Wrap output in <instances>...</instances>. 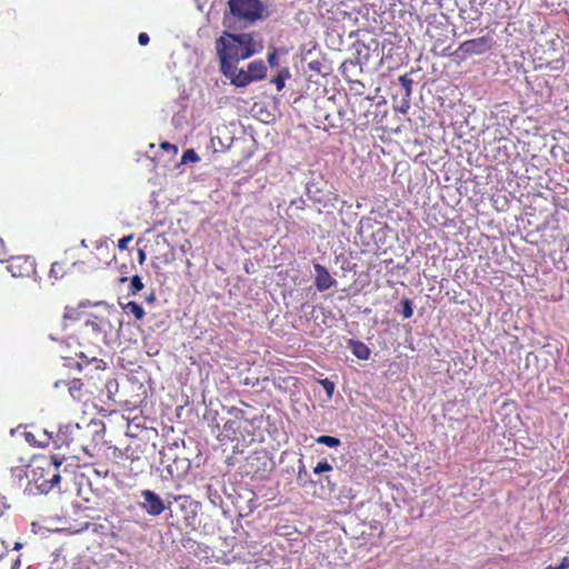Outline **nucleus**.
Returning <instances> with one entry per match:
<instances>
[{
  "label": "nucleus",
  "mask_w": 569,
  "mask_h": 569,
  "mask_svg": "<svg viewBox=\"0 0 569 569\" xmlns=\"http://www.w3.org/2000/svg\"><path fill=\"white\" fill-rule=\"evenodd\" d=\"M90 371H91V369L89 371L84 372L83 377H86V378L90 377L91 378Z\"/></svg>",
  "instance_id": "46"
},
{
  "label": "nucleus",
  "mask_w": 569,
  "mask_h": 569,
  "mask_svg": "<svg viewBox=\"0 0 569 569\" xmlns=\"http://www.w3.org/2000/svg\"><path fill=\"white\" fill-rule=\"evenodd\" d=\"M7 270L13 278H28L36 272L34 259L28 256H17L9 260Z\"/></svg>",
  "instance_id": "6"
},
{
  "label": "nucleus",
  "mask_w": 569,
  "mask_h": 569,
  "mask_svg": "<svg viewBox=\"0 0 569 569\" xmlns=\"http://www.w3.org/2000/svg\"><path fill=\"white\" fill-rule=\"evenodd\" d=\"M545 569H556V567L555 566H548Z\"/></svg>",
  "instance_id": "49"
},
{
  "label": "nucleus",
  "mask_w": 569,
  "mask_h": 569,
  "mask_svg": "<svg viewBox=\"0 0 569 569\" xmlns=\"http://www.w3.org/2000/svg\"><path fill=\"white\" fill-rule=\"evenodd\" d=\"M307 475L306 467L302 460H299V467H298V480L302 478V476Z\"/></svg>",
  "instance_id": "36"
},
{
  "label": "nucleus",
  "mask_w": 569,
  "mask_h": 569,
  "mask_svg": "<svg viewBox=\"0 0 569 569\" xmlns=\"http://www.w3.org/2000/svg\"><path fill=\"white\" fill-rule=\"evenodd\" d=\"M216 51L220 62V70L230 69L262 50V42L257 41L252 33H231L223 31L216 40Z\"/></svg>",
  "instance_id": "1"
},
{
  "label": "nucleus",
  "mask_w": 569,
  "mask_h": 569,
  "mask_svg": "<svg viewBox=\"0 0 569 569\" xmlns=\"http://www.w3.org/2000/svg\"><path fill=\"white\" fill-rule=\"evenodd\" d=\"M96 249H97L98 251H101V252H104V251H106V256H107V258H109V251H108V248H107V247H104V246H102V244H97V246H96Z\"/></svg>",
  "instance_id": "40"
},
{
  "label": "nucleus",
  "mask_w": 569,
  "mask_h": 569,
  "mask_svg": "<svg viewBox=\"0 0 569 569\" xmlns=\"http://www.w3.org/2000/svg\"><path fill=\"white\" fill-rule=\"evenodd\" d=\"M11 473H12V476H14L16 478H18L20 480L23 477H29V475L27 473L26 467H23V466L12 468Z\"/></svg>",
  "instance_id": "28"
},
{
  "label": "nucleus",
  "mask_w": 569,
  "mask_h": 569,
  "mask_svg": "<svg viewBox=\"0 0 569 569\" xmlns=\"http://www.w3.org/2000/svg\"><path fill=\"white\" fill-rule=\"evenodd\" d=\"M492 47V40L488 36H482L476 39H470L463 41L459 48L458 51H462L465 54L471 56V54H483L485 52L489 51Z\"/></svg>",
  "instance_id": "8"
},
{
  "label": "nucleus",
  "mask_w": 569,
  "mask_h": 569,
  "mask_svg": "<svg viewBox=\"0 0 569 569\" xmlns=\"http://www.w3.org/2000/svg\"><path fill=\"white\" fill-rule=\"evenodd\" d=\"M82 263H83L82 261L69 258L68 254L66 253L60 260L53 261L51 263V268L49 270L48 277L52 281L61 280L67 274H69L73 268H76Z\"/></svg>",
  "instance_id": "7"
},
{
  "label": "nucleus",
  "mask_w": 569,
  "mask_h": 569,
  "mask_svg": "<svg viewBox=\"0 0 569 569\" xmlns=\"http://www.w3.org/2000/svg\"><path fill=\"white\" fill-rule=\"evenodd\" d=\"M228 7L237 20L254 22L262 17L263 6L260 0H228Z\"/></svg>",
  "instance_id": "4"
},
{
  "label": "nucleus",
  "mask_w": 569,
  "mask_h": 569,
  "mask_svg": "<svg viewBox=\"0 0 569 569\" xmlns=\"http://www.w3.org/2000/svg\"><path fill=\"white\" fill-rule=\"evenodd\" d=\"M107 323V320L98 316L87 319L76 335L68 337L66 343L70 352L73 356H86L87 352H93L91 347L99 346Z\"/></svg>",
  "instance_id": "3"
},
{
  "label": "nucleus",
  "mask_w": 569,
  "mask_h": 569,
  "mask_svg": "<svg viewBox=\"0 0 569 569\" xmlns=\"http://www.w3.org/2000/svg\"><path fill=\"white\" fill-rule=\"evenodd\" d=\"M104 389L107 391V398L110 401L117 402L116 395L119 390V383L117 379H108L104 383Z\"/></svg>",
  "instance_id": "17"
},
{
  "label": "nucleus",
  "mask_w": 569,
  "mask_h": 569,
  "mask_svg": "<svg viewBox=\"0 0 569 569\" xmlns=\"http://www.w3.org/2000/svg\"><path fill=\"white\" fill-rule=\"evenodd\" d=\"M146 260V252L143 250H139V262L142 264Z\"/></svg>",
  "instance_id": "41"
},
{
  "label": "nucleus",
  "mask_w": 569,
  "mask_h": 569,
  "mask_svg": "<svg viewBox=\"0 0 569 569\" xmlns=\"http://www.w3.org/2000/svg\"><path fill=\"white\" fill-rule=\"evenodd\" d=\"M290 379H291V378L282 379V381H280V385L288 383V381H289Z\"/></svg>",
  "instance_id": "45"
},
{
  "label": "nucleus",
  "mask_w": 569,
  "mask_h": 569,
  "mask_svg": "<svg viewBox=\"0 0 569 569\" xmlns=\"http://www.w3.org/2000/svg\"><path fill=\"white\" fill-rule=\"evenodd\" d=\"M322 67H323V64H322V62H321V61H319V60H312V61H310V62L308 63V68H309V70L315 71V72H317V73H321V71H322Z\"/></svg>",
  "instance_id": "30"
},
{
  "label": "nucleus",
  "mask_w": 569,
  "mask_h": 569,
  "mask_svg": "<svg viewBox=\"0 0 569 569\" xmlns=\"http://www.w3.org/2000/svg\"><path fill=\"white\" fill-rule=\"evenodd\" d=\"M332 470V465L329 463L326 459L319 461L313 468V473L320 475L322 472H328Z\"/></svg>",
  "instance_id": "25"
},
{
  "label": "nucleus",
  "mask_w": 569,
  "mask_h": 569,
  "mask_svg": "<svg viewBox=\"0 0 569 569\" xmlns=\"http://www.w3.org/2000/svg\"><path fill=\"white\" fill-rule=\"evenodd\" d=\"M348 345L353 356H369L370 353L369 348L359 340L349 339Z\"/></svg>",
  "instance_id": "15"
},
{
  "label": "nucleus",
  "mask_w": 569,
  "mask_h": 569,
  "mask_svg": "<svg viewBox=\"0 0 569 569\" xmlns=\"http://www.w3.org/2000/svg\"><path fill=\"white\" fill-rule=\"evenodd\" d=\"M408 108H409V106H408V104L406 106V108H405V106H401V111H402V112H406V110H407Z\"/></svg>",
  "instance_id": "47"
},
{
  "label": "nucleus",
  "mask_w": 569,
  "mask_h": 569,
  "mask_svg": "<svg viewBox=\"0 0 569 569\" xmlns=\"http://www.w3.org/2000/svg\"><path fill=\"white\" fill-rule=\"evenodd\" d=\"M290 379H291V378L282 379V381H280V385L288 383V381H289Z\"/></svg>",
  "instance_id": "44"
},
{
  "label": "nucleus",
  "mask_w": 569,
  "mask_h": 569,
  "mask_svg": "<svg viewBox=\"0 0 569 569\" xmlns=\"http://www.w3.org/2000/svg\"><path fill=\"white\" fill-rule=\"evenodd\" d=\"M220 71L226 78L230 79L231 83L236 87H246L252 82L248 70L238 69L237 64L230 66L228 71L227 69H221Z\"/></svg>",
  "instance_id": "11"
},
{
  "label": "nucleus",
  "mask_w": 569,
  "mask_h": 569,
  "mask_svg": "<svg viewBox=\"0 0 569 569\" xmlns=\"http://www.w3.org/2000/svg\"><path fill=\"white\" fill-rule=\"evenodd\" d=\"M93 472L101 478H107L110 475V468L108 463L97 462L94 463Z\"/></svg>",
  "instance_id": "23"
},
{
  "label": "nucleus",
  "mask_w": 569,
  "mask_h": 569,
  "mask_svg": "<svg viewBox=\"0 0 569 569\" xmlns=\"http://www.w3.org/2000/svg\"><path fill=\"white\" fill-rule=\"evenodd\" d=\"M272 382L276 387H279V388H282V385L278 383L277 382V378L276 377H272Z\"/></svg>",
  "instance_id": "43"
},
{
  "label": "nucleus",
  "mask_w": 569,
  "mask_h": 569,
  "mask_svg": "<svg viewBox=\"0 0 569 569\" xmlns=\"http://www.w3.org/2000/svg\"><path fill=\"white\" fill-rule=\"evenodd\" d=\"M141 497L143 498L141 508L149 516H153V517L159 516L167 509L163 500L159 497V495H157L152 490H149V489L142 490Z\"/></svg>",
  "instance_id": "9"
},
{
  "label": "nucleus",
  "mask_w": 569,
  "mask_h": 569,
  "mask_svg": "<svg viewBox=\"0 0 569 569\" xmlns=\"http://www.w3.org/2000/svg\"><path fill=\"white\" fill-rule=\"evenodd\" d=\"M313 268L316 272L315 286L318 291L323 292L337 284V280L330 274L325 266L315 263Z\"/></svg>",
  "instance_id": "10"
},
{
  "label": "nucleus",
  "mask_w": 569,
  "mask_h": 569,
  "mask_svg": "<svg viewBox=\"0 0 569 569\" xmlns=\"http://www.w3.org/2000/svg\"><path fill=\"white\" fill-rule=\"evenodd\" d=\"M147 302L149 303H152L154 300H156V295L154 292H151L147 298H146Z\"/></svg>",
  "instance_id": "42"
},
{
  "label": "nucleus",
  "mask_w": 569,
  "mask_h": 569,
  "mask_svg": "<svg viewBox=\"0 0 569 569\" xmlns=\"http://www.w3.org/2000/svg\"><path fill=\"white\" fill-rule=\"evenodd\" d=\"M69 362L66 363L67 367L71 369H77L79 372L83 371L84 369H89L90 367H93L96 370L100 369V365L98 363V358H81V361L76 360V358H69Z\"/></svg>",
  "instance_id": "12"
},
{
  "label": "nucleus",
  "mask_w": 569,
  "mask_h": 569,
  "mask_svg": "<svg viewBox=\"0 0 569 569\" xmlns=\"http://www.w3.org/2000/svg\"><path fill=\"white\" fill-rule=\"evenodd\" d=\"M408 108H409V106H408V104L406 106V108H405V106H401V111H402V112H406V110H407Z\"/></svg>",
  "instance_id": "48"
},
{
  "label": "nucleus",
  "mask_w": 569,
  "mask_h": 569,
  "mask_svg": "<svg viewBox=\"0 0 569 569\" xmlns=\"http://www.w3.org/2000/svg\"><path fill=\"white\" fill-rule=\"evenodd\" d=\"M81 244H82L83 247H87V244H86V240H82V241H81Z\"/></svg>",
  "instance_id": "50"
},
{
  "label": "nucleus",
  "mask_w": 569,
  "mask_h": 569,
  "mask_svg": "<svg viewBox=\"0 0 569 569\" xmlns=\"http://www.w3.org/2000/svg\"><path fill=\"white\" fill-rule=\"evenodd\" d=\"M78 382H79V379H74V380L72 381V386H70V388H69L70 392H72V391H73V390H76V389H80V386H81V385H80V383L78 385Z\"/></svg>",
  "instance_id": "39"
},
{
  "label": "nucleus",
  "mask_w": 569,
  "mask_h": 569,
  "mask_svg": "<svg viewBox=\"0 0 569 569\" xmlns=\"http://www.w3.org/2000/svg\"><path fill=\"white\" fill-rule=\"evenodd\" d=\"M121 307L123 312L136 321L142 320L146 315L143 308L136 301H129L126 305H121Z\"/></svg>",
  "instance_id": "14"
},
{
  "label": "nucleus",
  "mask_w": 569,
  "mask_h": 569,
  "mask_svg": "<svg viewBox=\"0 0 569 569\" xmlns=\"http://www.w3.org/2000/svg\"><path fill=\"white\" fill-rule=\"evenodd\" d=\"M556 569H569V557H563L558 566H555Z\"/></svg>",
  "instance_id": "37"
},
{
  "label": "nucleus",
  "mask_w": 569,
  "mask_h": 569,
  "mask_svg": "<svg viewBox=\"0 0 569 569\" xmlns=\"http://www.w3.org/2000/svg\"><path fill=\"white\" fill-rule=\"evenodd\" d=\"M290 71L288 68H282L279 70L277 77H274L271 82L276 84L278 91H281L284 88V82L290 78Z\"/></svg>",
  "instance_id": "16"
},
{
  "label": "nucleus",
  "mask_w": 569,
  "mask_h": 569,
  "mask_svg": "<svg viewBox=\"0 0 569 569\" xmlns=\"http://www.w3.org/2000/svg\"><path fill=\"white\" fill-rule=\"evenodd\" d=\"M143 288H144V284L142 282L141 277L138 274L132 276L130 279V284H129V295L136 296Z\"/></svg>",
  "instance_id": "18"
},
{
  "label": "nucleus",
  "mask_w": 569,
  "mask_h": 569,
  "mask_svg": "<svg viewBox=\"0 0 569 569\" xmlns=\"http://www.w3.org/2000/svg\"><path fill=\"white\" fill-rule=\"evenodd\" d=\"M401 307H402L401 315H402L403 319H409L410 317H412L413 308H412V302L410 299L403 298L401 300Z\"/></svg>",
  "instance_id": "22"
},
{
  "label": "nucleus",
  "mask_w": 569,
  "mask_h": 569,
  "mask_svg": "<svg viewBox=\"0 0 569 569\" xmlns=\"http://www.w3.org/2000/svg\"><path fill=\"white\" fill-rule=\"evenodd\" d=\"M248 73L251 81L262 80L267 73V67L262 60L252 61L248 64Z\"/></svg>",
  "instance_id": "13"
},
{
  "label": "nucleus",
  "mask_w": 569,
  "mask_h": 569,
  "mask_svg": "<svg viewBox=\"0 0 569 569\" xmlns=\"http://www.w3.org/2000/svg\"><path fill=\"white\" fill-rule=\"evenodd\" d=\"M10 509V505L6 496L0 495V519Z\"/></svg>",
  "instance_id": "29"
},
{
  "label": "nucleus",
  "mask_w": 569,
  "mask_h": 569,
  "mask_svg": "<svg viewBox=\"0 0 569 569\" xmlns=\"http://www.w3.org/2000/svg\"><path fill=\"white\" fill-rule=\"evenodd\" d=\"M200 160V157L193 149H188L182 153L181 162L188 163V162H198Z\"/></svg>",
  "instance_id": "24"
},
{
  "label": "nucleus",
  "mask_w": 569,
  "mask_h": 569,
  "mask_svg": "<svg viewBox=\"0 0 569 569\" xmlns=\"http://www.w3.org/2000/svg\"><path fill=\"white\" fill-rule=\"evenodd\" d=\"M82 431V428L78 423L60 427L53 441L54 446L57 448H72V451L77 449L87 451V448L80 441Z\"/></svg>",
  "instance_id": "5"
},
{
  "label": "nucleus",
  "mask_w": 569,
  "mask_h": 569,
  "mask_svg": "<svg viewBox=\"0 0 569 569\" xmlns=\"http://www.w3.org/2000/svg\"><path fill=\"white\" fill-rule=\"evenodd\" d=\"M66 460V456L52 455L41 457L31 465V480L40 493H48L58 488L61 481L60 466Z\"/></svg>",
  "instance_id": "2"
},
{
  "label": "nucleus",
  "mask_w": 569,
  "mask_h": 569,
  "mask_svg": "<svg viewBox=\"0 0 569 569\" xmlns=\"http://www.w3.org/2000/svg\"><path fill=\"white\" fill-rule=\"evenodd\" d=\"M267 60L271 68L279 66V59H278L277 50L274 48L272 49L271 52L268 53Z\"/></svg>",
  "instance_id": "27"
},
{
  "label": "nucleus",
  "mask_w": 569,
  "mask_h": 569,
  "mask_svg": "<svg viewBox=\"0 0 569 569\" xmlns=\"http://www.w3.org/2000/svg\"><path fill=\"white\" fill-rule=\"evenodd\" d=\"M316 442L320 443V445H325L330 448H337L341 445L340 439L337 437H332V436H319L316 439Z\"/></svg>",
  "instance_id": "19"
},
{
  "label": "nucleus",
  "mask_w": 569,
  "mask_h": 569,
  "mask_svg": "<svg viewBox=\"0 0 569 569\" xmlns=\"http://www.w3.org/2000/svg\"><path fill=\"white\" fill-rule=\"evenodd\" d=\"M150 41L149 36L146 32H140L138 36V42L140 46H147Z\"/></svg>",
  "instance_id": "35"
},
{
  "label": "nucleus",
  "mask_w": 569,
  "mask_h": 569,
  "mask_svg": "<svg viewBox=\"0 0 569 569\" xmlns=\"http://www.w3.org/2000/svg\"><path fill=\"white\" fill-rule=\"evenodd\" d=\"M132 240V236H126L118 240V248L121 250L127 249L128 243Z\"/></svg>",
  "instance_id": "32"
},
{
  "label": "nucleus",
  "mask_w": 569,
  "mask_h": 569,
  "mask_svg": "<svg viewBox=\"0 0 569 569\" xmlns=\"http://www.w3.org/2000/svg\"><path fill=\"white\" fill-rule=\"evenodd\" d=\"M0 569H19L18 562H16L12 566H9L8 563L0 560Z\"/></svg>",
  "instance_id": "38"
},
{
  "label": "nucleus",
  "mask_w": 569,
  "mask_h": 569,
  "mask_svg": "<svg viewBox=\"0 0 569 569\" xmlns=\"http://www.w3.org/2000/svg\"><path fill=\"white\" fill-rule=\"evenodd\" d=\"M120 281H121V282H124V281H127V278H126V277H123V278H121V279H120Z\"/></svg>",
  "instance_id": "51"
},
{
  "label": "nucleus",
  "mask_w": 569,
  "mask_h": 569,
  "mask_svg": "<svg viewBox=\"0 0 569 569\" xmlns=\"http://www.w3.org/2000/svg\"><path fill=\"white\" fill-rule=\"evenodd\" d=\"M319 382L322 386V388L325 389V391L327 392L328 398H331L333 395V391H335V383L327 378L321 379Z\"/></svg>",
  "instance_id": "26"
},
{
  "label": "nucleus",
  "mask_w": 569,
  "mask_h": 569,
  "mask_svg": "<svg viewBox=\"0 0 569 569\" xmlns=\"http://www.w3.org/2000/svg\"><path fill=\"white\" fill-rule=\"evenodd\" d=\"M176 501L183 500V503L181 505V508H187V505L191 507L193 505V501L190 499V497L187 496H176L173 497Z\"/></svg>",
  "instance_id": "33"
},
{
  "label": "nucleus",
  "mask_w": 569,
  "mask_h": 569,
  "mask_svg": "<svg viewBox=\"0 0 569 569\" xmlns=\"http://www.w3.org/2000/svg\"><path fill=\"white\" fill-rule=\"evenodd\" d=\"M240 426V420L238 419H229L228 421H226V423L223 425V431L227 432V437L228 438H232V439H236V429L239 428Z\"/></svg>",
  "instance_id": "20"
},
{
  "label": "nucleus",
  "mask_w": 569,
  "mask_h": 569,
  "mask_svg": "<svg viewBox=\"0 0 569 569\" xmlns=\"http://www.w3.org/2000/svg\"><path fill=\"white\" fill-rule=\"evenodd\" d=\"M160 147H161V149H163V150H166L168 152H172L173 154H176L178 152V148L174 144L168 142V141H163L160 144Z\"/></svg>",
  "instance_id": "31"
},
{
  "label": "nucleus",
  "mask_w": 569,
  "mask_h": 569,
  "mask_svg": "<svg viewBox=\"0 0 569 569\" xmlns=\"http://www.w3.org/2000/svg\"><path fill=\"white\" fill-rule=\"evenodd\" d=\"M140 402H141V400H138V399H132V400L127 399V400L119 401V405L123 411L132 412L139 408Z\"/></svg>",
  "instance_id": "21"
},
{
  "label": "nucleus",
  "mask_w": 569,
  "mask_h": 569,
  "mask_svg": "<svg viewBox=\"0 0 569 569\" xmlns=\"http://www.w3.org/2000/svg\"><path fill=\"white\" fill-rule=\"evenodd\" d=\"M399 81L407 89V91L409 93L411 90L412 80L409 79L407 76H401V77H399Z\"/></svg>",
  "instance_id": "34"
}]
</instances>
